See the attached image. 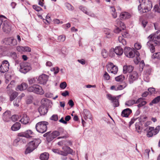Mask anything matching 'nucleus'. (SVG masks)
I'll return each instance as SVG.
<instances>
[{
  "label": "nucleus",
  "mask_w": 160,
  "mask_h": 160,
  "mask_svg": "<svg viewBox=\"0 0 160 160\" xmlns=\"http://www.w3.org/2000/svg\"><path fill=\"white\" fill-rule=\"evenodd\" d=\"M2 29L3 32L8 33L11 30V26L9 24L8 21L6 20L4 21L2 23Z\"/></svg>",
  "instance_id": "obj_12"
},
{
  "label": "nucleus",
  "mask_w": 160,
  "mask_h": 160,
  "mask_svg": "<svg viewBox=\"0 0 160 160\" xmlns=\"http://www.w3.org/2000/svg\"><path fill=\"white\" fill-rule=\"evenodd\" d=\"M30 120L29 117L25 114L22 115V117L20 121L22 123L26 124L29 123Z\"/></svg>",
  "instance_id": "obj_18"
},
{
  "label": "nucleus",
  "mask_w": 160,
  "mask_h": 160,
  "mask_svg": "<svg viewBox=\"0 0 160 160\" xmlns=\"http://www.w3.org/2000/svg\"><path fill=\"white\" fill-rule=\"evenodd\" d=\"M11 112L9 111H7L3 114L2 119L4 122H9L11 119Z\"/></svg>",
  "instance_id": "obj_13"
},
{
  "label": "nucleus",
  "mask_w": 160,
  "mask_h": 160,
  "mask_svg": "<svg viewBox=\"0 0 160 160\" xmlns=\"http://www.w3.org/2000/svg\"><path fill=\"white\" fill-rule=\"evenodd\" d=\"M127 85V83L125 82L122 83V85H117V89H118V90H122L125 87H126Z\"/></svg>",
  "instance_id": "obj_35"
},
{
  "label": "nucleus",
  "mask_w": 160,
  "mask_h": 160,
  "mask_svg": "<svg viewBox=\"0 0 160 160\" xmlns=\"http://www.w3.org/2000/svg\"><path fill=\"white\" fill-rule=\"evenodd\" d=\"M152 58H157L160 59V52L154 54L152 56Z\"/></svg>",
  "instance_id": "obj_53"
},
{
  "label": "nucleus",
  "mask_w": 160,
  "mask_h": 160,
  "mask_svg": "<svg viewBox=\"0 0 160 160\" xmlns=\"http://www.w3.org/2000/svg\"><path fill=\"white\" fill-rule=\"evenodd\" d=\"M114 52L118 57H119L122 54L123 50L121 47H117L114 49Z\"/></svg>",
  "instance_id": "obj_20"
},
{
  "label": "nucleus",
  "mask_w": 160,
  "mask_h": 160,
  "mask_svg": "<svg viewBox=\"0 0 160 160\" xmlns=\"http://www.w3.org/2000/svg\"><path fill=\"white\" fill-rule=\"evenodd\" d=\"M40 143V141L39 139H35L30 142L28 145V147L25 152V153L27 154L32 152L37 147Z\"/></svg>",
  "instance_id": "obj_3"
},
{
  "label": "nucleus",
  "mask_w": 160,
  "mask_h": 160,
  "mask_svg": "<svg viewBox=\"0 0 160 160\" xmlns=\"http://www.w3.org/2000/svg\"><path fill=\"white\" fill-rule=\"evenodd\" d=\"M135 128L136 131L139 134L141 133L142 129L141 127V123L140 122H137L136 123Z\"/></svg>",
  "instance_id": "obj_28"
},
{
  "label": "nucleus",
  "mask_w": 160,
  "mask_h": 160,
  "mask_svg": "<svg viewBox=\"0 0 160 160\" xmlns=\"http://www.w3.org/2000/svg\"><path fill=\"white\" fill-rule=\"evenodd\" d=\"M134 47L137 50H139L140 49L142 45L140 43L137 42H136L134 44Z\"/></svg>",
  "instance_id": "obj_45"
},
{
  "label": "nucleus",
  "mask_w": 160,
  "mask_h": 160,
  "mask_svg": "<svg viewBox=\"0 0 160 160\" xmlns=\"http://www.w3.org/2000/svg\"><path fill=\"white\" fill-rule=\"evenodd\" d=\"M11 119L13 122L18 121L19 120V116L18 115H14L11 116Z\"/></svg>",
  "instance_id": "obj_44"
},
{
  "label": "nucleus",
  "mask_w": 160,
  "mask_h": 160,
  "mask_svg": "<svg viewBox=\"0 0 160 160\" xmlns=\"http://www.w3.org/2000/svg\"><path fill=\"white\" fill-rule=\"evenodd\" d=\"M20 71L21 72L26 73L31 69L30 64L27 62H23L20 65Z\"/></svg>",
  "instance_id": "obj_7"
},
{
  "label": "nucleus",
  "mask_w": 160,
  "mask_h": 160,
  "mask_svg": "<svg viewBox=\"0 0 160 160\" xmlns=\"http://www.w3.org/2000/svg\"><path fill=\"white\" fill-rule=\"evenodd\" d=\"M48 79V76L43 74L39 76L38 78V81L41 84H44L46 83Z\"/></svg>",
  "instance_id": "obj_14"
},
{
  "label": "nucleus",
  "mask_w": 160,
  "mask_h": 160,
  "mask_svg": "<svg viewBox=\"0 0 160 160\" xmlns=\"http://www.w3.org/2000/svg\"><path fill=\"white\" fill-rule=\"evenodd\" d=\"M27 90L29 92H33L35 93L40 95H43L44 93L42 87L37 84H34L29 87L27 89Z\"/></svg>",
  "instance_id": "obj_4"
},
{
  "label": "nucleus",
  "mask_w": 160,
  "mask_h": 160,
  "mask_svg": "<svg viewBox=\"0 0 160 160\" xmlns=\"http://www.w3.org/2000/svg\"><path fill=\"white\" fill-rule=\"evenodd\" d=\"M65 6L69 11H72L74 9V8L70 4L66 2L64 4Z\"/></svg>",
  "instance_id": "obj_36"
},
{
  "label": "nucleus",
  "mask_w": 160,
  "mask_h": 160,
  "mask_svg": "<svg viewBox=\"0 0 160 160\" xmlns=\"http://www.w3.org/2000/svg\"><path fill=\"white\" fill-rule=\"evenodd\" d=\"M11 45L13 46H15L17 45V40L12 38V42H11Z\"/></svg>",
  "instance_id": "obj_61"
},
{
  "label": "nucleus",
  "mask_w": 160,
  "mask_h": 160,
  "mask_svg": "<svg viewBox=\"0 0 160 160\" xmlns=\"http://www.w3.org/2000/svg\"><path fill=\"white\" fill-rule=\"evenodd\" d=\"M118 40L119 42L122 43V45H125L126 44V40L123 39L122 37H119Z\"/></svg>",
  "instance_id": "obj_42"
},
{
  "label": "nucleus",
  "mask_w": 160,
  "mask_h": 160,
  "mask_svg": "<svg viewBox=\"0 0 160 160\" xmlns=\"http://www.w3.org/2000/svg\"><path fill=\"white\" fill-rule=\"evenodd\" d=\"M10 56L13 59L15 60L18 58V56L15 52H11L9 54Z\"/></svg>",
  "instance_id": "obj_41"
},
{
  "label": "nucleus",
  "mask_w": 160,
  "mask_h": 160,
  "mask_svg": "<svg viewBox=\"0 0 160 160\" xmlns=\"http://www.w3.org/2000/svg\"><path fill=\"white\" fill-rule=\"evenodd\" d=\"M148 91L151 93V94L155 93V88H150L148 89Z\"/></svg>",
  "instance_id": "obj_59"
},
{
  "label": "nucleus",
  "mask_w": 160,
  "mask_h": 160,
  "mask_svg": "<svg viewBox=\"0 0 160 160\" xmlns=\"http://www.w3.org/2000/svg\"><path fill=\"white\" fill-rule=\"evenodd\" d=\"M63 151H61L58 149H53L52 151L55 153H58L64 156H66L69 154H72V150L68 146H65L62 148Z\"/></svg>",
  "instance_id": "obj_5"
},
{
  "label": "nucleus",
  "mask_w": 160,
  "mask_h": 160,
  "mask_svg": "<svg viewBox=\"0 0 160 160\" xmlns=\"http://www.w3.org/2000/svg\"><path fill=\"white\" fill-rule=\"evenodd\" d=\"M67 86V83L65 82H62L60 85V88L62 89H64Z\"/></svg>",
  "instance_id": "obj_58"
},
{
  "label": "nucleus",
  "mask_w": 160,
  "mask_h": 160,
  "mask_svg": "<svg viewBox=\"0 0 160 160\" xmlns=\"http://www.w3.org/2000/svg\"><path fill=\"white\" fill-rule=\"evenodd\" d=\"M131 112V110L129 108H127L123 110L122 111L121 115L123 117H128Z\"/></svg>",
  "instance_id": "obj_22"
},
{
  "label": "nucleus",
  "mask_w": 160,
  "mask_h": 160,
  "mask_svg": "<svg viewBox=\"0 0 160 160\" xmlns=\"http://www.w3.org/2000/svg\"><path fill=\"white\" fill-rule=\"evenodd\" d=\"M20 139L19 138H18L13 141V144L15 146H17L18 144V142L20 141Z\"/></svg>",
  "instance_id": "obj_55"
},
{
  "label": "nucleus",
  "mask_w": 160,
  "mask_h": 160,
  "mask_svg": "<svg viewBox=\"0 0 160 160\" xmlns=\"http://www.w3.org/2000/svg\"><path fill=\"white\" fill-rule=\"evenodd\" d=\"M51 119L53 120L54 121H57L58 120V117L57 115H53L51 117Z\"/></svg>",
  "instance_id": "obj_63"
},
{
  "label": "nucleus",
  "mask_w": 160,
  "mask_h": 160,
  "mask_svg": "<svg viewBox=\"0 0 160 160\" xmlns=\"http://www.w3.org/2000/svg\"><path fill=\"white\" fill-rule=\"evenodd\" d=\"M49 158V154L48 152H44L41 153L39 157L41 160H48Z\"/></svg>",
  "instance_id": "obj_25"
},
{
  "label": "nucleus",
  "mask_w": 160,
  "mask_h": 160,
  "mask_svg": "<svg viewBox=\"0 0 160 160\" xmlns=\"http://www.w3.org/2000/svg\"><path fill=\"white\" fill-rule=\"evenodd\" d=\"M83 113L84 114V118L85 119L87 118L91 119L92 115L90 112L87 109L83 110Z\"/></svg>",
  "instance_id": "obj_24"
},
{
  "label": "nucleus",
  "mask_w": 160,
  "mask_h": 160,
  "mask_svg": "<svg viewBox=\"0 0 160 160\" xmlns=\"http://www.w3.org/2000/svg\"><path fill=\"white\" fill-rule=\"evenodd\" d=\"M108 98L113 103V106L114 107H118L119 105L118 100L116 97H112L110 94H107V95Z\"/></svg>",
  "instance_id": "obj_11"
},
{
  "label": "nucleus",
  "mask_w": 160,
  "mask_h": 160,
  "mask_svg": "<svg viewBox=\"0 0 160 160\" xmlns=\"http://www.w3.org/2000/svg\"><path fill=\"white\" fill-rule=\"evenodd\" d=\"M138 75L136 72H133L131 73L129 76V80L130 83H132L133 81L138 79Z\"/></svg>",
  "instance_id": "obj_15"
},
{
  "label": "nucleus",
  "mask_w": 160,
  "mask_h": 160,
  "mask_svg": "<svg viewBox=\"0 0 160 160\" xmlns=\"http://www.w3.org/2000/svg\"><path fill=\"white\" fill-rule=\"evenodd\" d=\"M114 65H113V63L111 62H110L107 65V68L108 70V71L110 72V69H111L114 66Z\"/></svg>",
  "instance_id": "obj_47"
},
{
  "label": "nucleus",
  "mask_w": 160,
  "mask_h": 160,
  "mask_svg": "<svg viewBox=\"0 0 160 160\" xmlns=\"http://www.w3.org/2000/svg\"><path fill=\"white\" fill-rule=\"evenodd\" d=\"M105 33L108 38H110L112 36L110 31L108 28H105L104 30Z\"/></svg>",
  "instance_id": "obj_34"
},
{
  "label": "nucleus",
  "mask_w": 160,
  "mask_h": 160,
  "mask_svg": "<svg viewBox=\"0 0 160 160\" xmlns=\"http://www.w3.org/2000/svg\"><path fill=\"white\" fill-rule=\"evenodd\" d=\"M9 94H11L10 96V100H13L18 95V93L16 92H13L12 89L10 90L9 92H8Z\"/></svg>",
  "instance_id": "obj_23"
},
{
  "label": "nucleus",
  "mask_w": 160,
  "mask_h": 160,
  "mask_svg": "<svg viewBox=\"0 0 160 160\" xmlns=\"http://www.w3.org/2000/svg\"><path fill=\"white\" fill-rule=\"evenodd\" d=\"M30 52L31 51V48L27 46L23 47V52Z\"/></svg>",
  "instance_id": "obj_57"
},
{
  "label": "nucleus",
  "mask_w": 160,
  "mask_h": 160,
  "mask_svg": "<svg viewBox=\"0 0 160 160\" xmlns=\"http://www.w3.org/2000/svg\"><path fill=\"white\" fill-rule=\"evenodd\" d=\"M79 8L80 10L82 11L83 12L85 13L86 14L89 15H90V13L87 11V8L85 7L82 6H80L79 7Z\"/></svg>",
  "instance_id": "obj_39"
},
{
  "label": "nucleus",
  "mask_w": 160,
  "mask_h": 160,
  "mask_svg": "<svg viewBox=\"0 0 160 160\" xmlns=\"http://www.w3.org/2000/svg\"><path fill=\"white\" fill-rule=\"evenodd\" d=\"M20 99L18 98L13 102L14 105L17 107L19 106V102H20Z\"/></svg>",
  "instance_id": "obj_56"
},
{
  "label": "nucleus",
  "mask_w": 160,
  "mask_h": 160,
  "mask_svg": "<svg viewBox=\"0 0 160 160\" xmlns=\"http://www.w3.org/2000/svg\"><path fill=\"white\" fill-rule=\"evenodd\" d=\"M150 152L149 149H147L145 150L143 156V157L145 158V159H148L149 158V154Z\"/></svg>",
  "instance_id": "obj_32"
},
{
  "label": "nucleus",
  "mask_w": 160,
  "mask_h": 160,
  "mask_svg": "<svg viewBox=\"0 0 160 160\" xmlns=\"http://www.w3.org/2000/svg\"><path fill=\"white\" fill-rule=\"evenodd\" d=\"M138 120L139 122H144L145 120L147 118V117L144 116H141L139 118H138Z\"/></svg>",
  "instance_id": "obj_52"
},
{
  "label": "nucleus",
  "mask_w": 160,
  "mask_h": 160,
  "mask_svg": "<svg viewBox=\"0 0 160 160\" xmlns=\"http://www.w3.org/2000/svg\"><path fill=\"white\" fill-rule=\"evenodd\" d=\"M160 101V96L156 97L149 103L150 106H152L153 103H157Z\"/></svg>",
  "instance_id": "obj_33"
},
{
  "label": "nucleus",
  "mask_w": 160,
  "mask_h": 160,
  "mask_svg": "<svg viewBox=\"0 0 160 160\" xmlns=\"http://www.w3.org/2000/svg\"><path fill=\"white\" fill-rule=\"evenodd\" d=\"M154 9L155 12L160 13V8L158 5H156L154 6Z\"/></svg>",
  "instance_id": "obj_54"
},
{
  "label": "nucleus",
  "mask_w": 160,
  "mask_h": 160,
  "mask_svg": "<svg viewBox=\"0 0 160 160\" xmlns=\"http://www.w3.org/2000/svg\"><path fill=\"white\" fill-rule=\"evenodd\" d=\"M33 8L37 11L39 12L42 10V9L40 7L37 5H33L32 6Z\"/></svg>",
  "instance_id": "obj_51"
},
{
  "label": "nucleus",
  "mask_w": 160,
  "mask_h": 160,
  "mask_svg": "<svg viewBox=\"0 0 160 160\" xmlns=\"http://www.w3.org/2000/svg\"><path fill=\"white\" fill-rule=\"evenodd\" d=\"M118 71V67L115 66H114L111 69H110L109 71L110 72H111V73L115 74L117 73Z\"/></svg>",
  "instance_id": "obj_40"
},
{
  "label": "nucleus",
  "mask_w": 160,
  "mask_h": 160,
  "mask_svg": "<svg viewBox=\"0 0 160 160\" xmlns=\"http://www.w3.org/2000/svg\"><path fill=\"white\" fill-rule=\"evenodd\" d=\"M12 40V38H5L4 40V43L7 45H10Z\"/></svg>",
  "instance_id": "obj_37"
},
{
  "label": "nucleus",
  "mask_w": 160,
  "mask_h": 160,
  "mask_svg": "<svg viewBox=\"0 0 160 160\" xmlns=\"http://www.w3.org/2000/svg\"><path fill=\"white\" fill-rule=\"evenodd\" d=\"M115 53L114 52V49H111L110 50L109 55L111 57L115 56Z\"/></svg>",
  "instance_id": "obj_50"
},
{
  "label": "nucleus",
  "mask_w": 160,
  "mask_h": 160,
  "mask_svg": "<svg viewBox=\"0 0 160 160\" xmlns=\"http://www.w3.org/2000/svg\"><path fill=\"white\" fill-rule=\"evenodd\" d=\"M103 77L106 80H109L110 78V77L109 74L107 72H105V73Z\"/></svg>",
  "instance_id": "obj_62"
},
{
  "label": "nucleus",
  "mask_w": 160,
  "mask_h": 160,
  "mask_svg": "<svg viewBox=\"0 0 160 160\" xmlns=\"http://www.w3.org/2000/svg\"><path fill=\"white\" fill-rule=\"evenodd\" d=\"M160 129V126H158L155 129H154V135L156 134L159 132Z\"/></svg>",
  "instance_id": "obj_64"
},
{
  "label": "nucleus",
  "mask_w": 160,
  "mask_h": 160,
  "mask_svg": "<svg viewBox=\"0 0 160 160\" xmlns=\"http://www.w3.org/2000/svg\"><path fill=\"white\" fill-rule=\"evenodd\" d=\"M21 124L19 122H17L14 124L11 127V129L13 131L18 130L20 128Z\"/></svg>",
  "instance_id": "obj_26"
},
{
  "label": "nucleus",
  "mask_w": 160,
  "mask_h": 160,
  "mask_svg": "<svg viewBox=\"0 0 160 160\" xmlns=\"http://www.w3.org/2000/svg\"><path fill=\"white\" fill-rule=\"evenodd\" d=\"M28 81L29 82V83L30 84H32L34 83H35L36 82V80L35 78H29L28 79Z\"/></svg>",
  "instance_id": "obj_49"
},
{
  "label": "nucleus",
  "mask_w": 160,
  "mask_h": 160,
  "mask_svg": "<svg viewBox=\"0 0 160 160\" xmlns=\"http://www.w3.org/2000/svg\"><path fill=\"white\" fill-rule=\"evenodd\" d=\"M117 24L118 26L121 27V29L122 30H124L126 28V26L125 24L121 22L119 20H117Z\"/></svg>",
  "instance_id": "obj_31"
},
{
  "label": "nucleus",
  "mask_w": 160,
  "mask_h": 160,
  "mask_svg": "<svg viewBox=\"0 0 160 160\" xmlns=\"http://www.w3.org/2000/svg\"><path fill=\"white\" fill-rule=\"evenodd\" d=\"M124 77L122 75H119L115 78V80L117 82H122L124 79Z\"/></svg>",
  "instance_id": "obj_38"
},
{
  "label": "nucleus",
  "mask_w": 160,
  "mask_h": 160,
  "mask_svg": "<svg viewBox=\"0 0 160 160\" xmlns=\"http://www.w3.org/2000/svg\"><path fill=\"white\" fill-rule=\"evenodd\" d=\"M48 111V107L44 105H41L38 108V111L41 115H44L46 114Z\"/></svg>",
  "instance_id": "obj_16"
},
{
  "label": "nucleus",
  "mask_w": 160,
  "mask_h": 160,
  "mask_svg": "<svg viewBox=\"0 0 160 160\" xmlns=\"http://www.w3.org/2000/svg\"><path fill=\"white\" fill-rule=\"evenodd\" d=\"M131 17L130 14L127 12H124L121 13L120 15V18L123 20L128 19Z\"/></svg>",
  "instance_id": "obj_21"
},
{
  "label": "nucleus",
  "mask_w": 160,
  "mask_h": 160,
  "mask_svg": "<svg viewBox=\"0 0 160 160\" xmlns=\"http://www.w3.org/2000/svg\"><path fill=\"white\" fill-rule=\"evenodd\" d=\"M52 71L54 72V74H56L58 73L59 71V68L58 67H55L51 69Z\"/></svg>",
  "instance_id": "obj_48"
},
{
  "label": "nucleus",
  "mask_w": 160,
  "mask_h": 160,
  "mask_svg": "<svg viewBox=\"0 0 160 160\" xmlns=\"http://www.w3.org/2000/svg\"><path fill=\"white\" fill-rule=\"evenodd\" d=\"M48 124V122L45 121H41L38 122L35 126L36 130L40 133L45 132L47 129V125Z\"/></svg>",
  "instance_id": "obj_6"
},
{
  "label": "nucleus",
  "mask_w": 160,
  "mask_h": 160,
  "mask_svg": "<svg viewBox=\"0 0 160 160\" xmlns=\"http://www.w3.org/2000/svg\"><path fill=\"white\" fill-rule=\"evenodd\" d=\"M60 133L58 131H55L51 133L50 132L48 136L47 137V139L48 142L52 141L54 138L60 135Z\"/></svg>",
  "instance_id": "obj_10"
},
{
  "label": "nucleus",
  "mask_w": 160,
  "mask_h": 160,
  "mask_svg": "<svg viewBox=\"0 0 160 160\" xmlns=\"http://www.w3.org/2000/svg\"><path fill=\"white\" fill-rule=\"evenodd\" d=\"M141 99L140 98H138L136 101L133 99L129 100L126 102L125 104L128 107H130L134 104L138 103Z\"/></svg>",
  "instance_id": "obj_17"
},
{
  "label": "nucleus",
  "mask_w": 160,
  "mask_h": 160,
  "mask_svg": "<svg viewBox=\"0 0 160 160\" xmlns=\"http://www.w3.org/2000/svg\"><path fill=\"white\" fill-rule=\"evenodd\" d=\"M102 54L103 57L104 58H106L108 56V53L107 51L105 49H103L102 52Z\"/></svg>",
  "instance_id": "obj_46"
},
{
  "label": "nucleus",
  "mask_w": 160,
  "mask_h": 160,
  "mask_svg": "<svg viewBox=\"0 0 160 160\" xmlns=\"http://www.w3.org/2000/svg\"><path fill=\"white\" fill-rule=\"evenodd\" d=\"M134 49H132L129 47H126L124 50V53L125 56L129 58H132L134 56Z\"/></svg>",
  "instance_id": "obj_9"
},
{
  "label": "nucleus",
  "mask_w": 160,
  "mask_h": 160,
  "mask_svg": "<svg viewBox=\"0 0 160 160\" xmlns=\"http://www.w3.org/2000/svg\"><path fill=\"white\" fill-rule=\"evenodd\" d=\"M139 5L138 9L140 12H146L150 10L152 7L151 2L149 0H139Z\"/></svg>",
  "instance_id": "obj_2"
},
{
  "label": "nucleus",
  "mask_w": 160,
  "mask_h": 160,
  "mask_svg": "<svg viewBox=\"0 0 160 160\" xmlns=\"http://www.w3.org/2000/svg\"><path fill=\"white\" fill-rule=\"evenodd\" d=\"M26 134V138H29L32 137V135L34 134V133L32 131L28 130L25 132Z\"/></svg>",
  "instance_id": "obj_29"
},
{
  "label": "nucleus",
  "mask_w": 160,
  "mask_h": 160,
  "mask_svg": "<svg viewBox=\"0 0 160 160\" xmlns=\"http://www.w3.org/2000/svg\"><path fill=\"white\" fill-rule=\"evenodd\" d=\"M153 42L157 45L160 44V31L158 30L154 34V37L152 40H149L147 42V45L152 53L155 52V48L153 46Z\"/></svg>",
  "instance_id": "obj_1"
},
{
  "label": "nucleus",
  "mask_w": 160,
  "mask_h": 160,
  "mask_svg": "<svg viewBox=\"0 0 160 160\" xmlns=\"http://www.w3.org/2000/svg\"><path fill=\"white\" fill-rule=\"evenodd\" d=\"M9 64L7 60L4 61L0 66V73H4L8 71Z\"/></svg>",
  "instance_id": "obj_8"
},
{
  "label": "nucleus",
  "mask_w": 160,
  "mask_h": 160,
  "mask_svg": "<svg viewBox=\"0 0 160 160\" xmlns=\"http://www.w3.org/2000/svg\"><path fill=\"white\" fill-rule=\"evenodd\" d=\"M27 84L25 83H22L20 85H19L17 87V89L22 91L25 90L27 88Z\"/></svg>",
  "instance_id": "obj_27"
},
{
  "label": "nucleus",
  "mask_w": 160,
  "mask_h": 160,
  "mask_svg": "<svg viewBox=\"0 0 160 160\" xmlns=\"http://www.w3.org/2000/svg\"><path fill=\"white\" fill-rule=\"evenodd\" d=\"M66 39L65 36L64 35H61L58 37V40L59 42H64Z\"/></svg>",
  "instance_id": "obj_43"
},
{
  "label": "nucleus",
  "mask_w": 160,
  "mask_h": 160,
  "mask_svg": "<svg viewBox=\"0 0 160 160\" xmlns=\"http://www.w3.org/2000/svg\"><path fill=\"white\" fill-rule=\"evenodd\" d=\"M134 68L131 65H124L123 67V73L126 74L130 72L133 70Z\"/></svg>",
  "instance_id": "obj_19"
},
{
  "label": "nucleus",
  "mask_w": 160,
  "mask_h": 160,
  "mask_svg": "<svg viewBox=\"0 0 160 160\" xmlns=\"http://www.w3.org/2000/svg\"><path fill=\"white\" fill-rule=\"evenodd\" d=\"M154 133L152 132V131H149L148 132L147 136L148 137H152L154 135Z\"/></svg>",
  "instance_id": "obj_60"
},
{
  "label": "nucleus",
  "mask_w": 160,
  "mask_h": 160,
  "mask_svg": "<svg viewBox=\"0 0 160 160\" xmlns=\"http://www.w3.org/2000/svg\"><path fill=\"white\" fill-rule=\"evenodd\" d=\"M140 98L141 99L140 100V102H138V103H140L138 105V108H140L145 105L147 103V102L143 101L144 100V98Z\"/></svg>",
  "instance_id": "obj_30"
}]
</instances>
